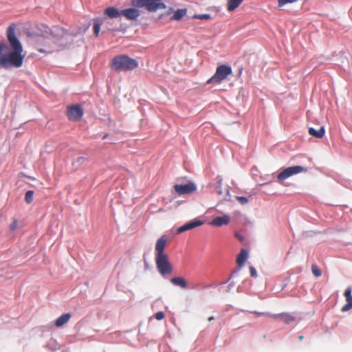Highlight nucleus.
<instances>
[{
    "mask_svg": "<svg viewBox=\"0 0 352 352\" xmlns=\"http://www.w3.org/2000/svg\"><path fill=\"white\" fill-rule=\"evenodd\" d=\"M213 320H214V316H210V317L208 318V321H212Z\"/></svg>",
    "mask_w": 352,
    "mask_h": 352,
    "instance_id": "nucleus-34",
    "label": "nucleus"
},
{
    "mask_svg": "<svg viewBox=\"0 0 352 352\" xmlns=\"http://www.w3.org/2000/svg\"><path fill=\"white\" fill-rule=\"evenodd\" d=\"M297 0H278V6L281 8L286 4L294 3L296 2Z\"/></svg>",
    "mask_w": 352,
    "mask_h": 352,
    "instance_id": "nucleus-25",
    "label": "nucleus"
},
{
    "mask_svg": "<svg viewBox=\"0 0 352 352\" xmlns=\"http://www.w3.org/2000/svg\"><path fill=\"white\" fill-rule=\"evenodd\" d=\"M131 4L133 7L145 8L148 12H155L166 8L162 0H131Z\"/></svg>",
    "mask_w": 352,
    "mask_h": 352,
    "instance_id": "nucleus-4",
    "label": "nucleus"
},
{
    "mask_svg": "<svg viewBox=\"0 0 352 352\" xmlns=\"http://www.w3.org/2000/svg\"><path fill=\"white\" fill-rule=\"evenodd\" d=\"M250 274L252 277H256V276H257L256 270L254 267H250Z\"/></svg>",
    "mask_w": 352,
    "mask_h": 352,
    "instance_id": "nucleus-31",
    "label": "nucleus"
},
{
    "mask_svg": "<svg viewBox=\"0 0 352 352\" xmlns=\"http://www.w3.org/2000/svg\"><path fill=\"white\" fill-rule=\"evenodd\" d=\"M18 226V221L17 219H13L12 223L10 225V229L12 231H14L16 229Z\"/></svg>",
    "mask_w": 352,
    "mask_h": 352,
    "instance_id": "nucleus-28",
    "label": "nucleus"
},
{
    "mask_svg": "<svg viewBox=\"0 0 352 352\" xmlns=\"http://www.w3.org/2000/svg\"><path fill=\"white\" fill-rule=\"evenodd\" d=\"M230 221V217L225 214L221 217H217L214 218L209 224L212 226L221 227L222 226L228 225Z\"/></svg>",
    "mask_w": 352,
    "mask_h": 352,
    "instance_id": "nucleus-12",
    "label": "nucleus"
},
{
    "mask_svg": "<svg viewBox=\"0 0 352 352\" xmlns=\"http://www.w3.org/2000/svg\"><path fill=\"white\" fill-rule=\"evenodd\" d=\"M242 2L243 0H228L227 5L228 10L230 12L234 10Z\"/></svg>",
    "mask_w": 352,
    "mask_h": 352,
    "instance_id": "nucleus-21",
    "label": "nucleus"
},
{
    "mask_svg": "<svg viewBox=\"0 0 352 352\" xmlns=\"http://www.w3.org/2000/svg\"><path fill=\"white\" fill-rule=\"evenodd\" d=\"M166 241V237L162 236L157 241L155 247L156 267L163 276L171 274L173 271V266L169 261L168 256L164 252Z\"/></svg>",
    "mask_w": 352,
    "mask_h": 352,
    "instance_id": "nucleus-2",
    "label": "nucleus"
},
{
    "mask_svg": "<svg viewBox=\"0 0 352 352\" xmlns=\"http://www.w3.org/2000/svg\"><path fill=\"white\" fill-rule=\"evenodd\" d=\"M7 48L6 45L4 43H0V54Z\"/></svg>",
    "mask_w": 352,
    "mask_h": 352,
    "instance_id": "nucleus-33",
    "label": "nucleus"
},
{
    "mask_svg": "<svg viewBox=\"0 0 352 352\" xmlns=\"http://www.w3.org/2000/svg\"><path fill=\"white\" fill-rule=\"evenodd\" d=\"M232 67L227 65H221L217 67L215 74L208 80V84H219L232 74Z\"/></svg>",
    "mask_w": 352,
    "mask_h": 352,
    "instance_id": "nucleus-5",
    "label": "nucleus"
},
{
    "mask_svg": "<svg viewBox=\"0 0 352 352\" xmlns=\"http://www.w3.org/2000/svg\"><path fill=\"white\" fill-rule=\"evenodd\" d=\"M170 282L173 285L178 286L182 289H186L188 287L187 282L183 277H173L170 279Z\"/></svg>",
    "mask_w": 352,
    "mask_h": 352,
    "instance_id": "nucleus-18",
    "label": "nucleus"
},
{
    "mask_svg": "<svg viewBox=\"0 0 352 352\" xmlns=\"http://www.w3.org/2000/svg\"><path fill=\"white\" fill-rule=\"evenodd\" d=\"M303 171H306V168L301 166H294L288 167L278 174L277 180L278 182L282 183L283 181H285L289 177Z\"/></svg>",
    "mask_w": 352,
    "mask_h": 352,
    "instance_id": "nucleus-6",
    "label": "nucleus"
},
{
    "mask_svg": "<svg viewBox=\"0 0 352 352\" xmlns=\"http://www.w3.org/2000/svg\"><path fill=\"white\" fill-rule=\"evenodd\" d=\"M193 19H201V20H208L211 19V16L209 14H195L192 16Z\"/></svg>",
    "mask_w": 352,
    "mask_h": 352,
    "instance_id": "nucleus-24",
    "label": "nucleus"
},
{
    "mask_svg": "<svg viewBox=\"0 0 352 352\" xmlns=\"http://www.w3.org/2000/svg\"><path fill=\"white\" fill-rule=\"evenodd\" d=\"M110 65L111 69L116 72H128L137 68L138 62L127 55L122 54L115 56Z\"/></svg>",
    "mask_w": 352,
    "mask_h": 352,
    "instance_id": "nucleus-3",
    "label": "nucleus"
},
{
    "mask_svg": "<svg viewBox=\"0 0 352 352\" xmlns=\"http://www.w3.org/2000/svg\"><path fill=\"white\" fill-rule=\"evenodd\" d=\"M174 189L178 195L191 194L196 190L195 184L189 182L185 184H175Z\"/></svg>",
    "mask_w": 352,
    "mask_h": 352,
    "instance_id": "nucleus-8",
    "label": "nucleus"
},
{
    "mask_svg": "<svg viewBox=\"0 0 352 352\" xmlns=\"http://www.w3.org/2000/svg\"><path fill=\"white\" fill-rule=\"evenodd\" d=\"M271 317L274 318H278L283 321L285 324H289L295 321L296 318L294 316L288 313H282L278 314L271 315Z\"/></svg>",
    "mask_w": 352,
    "mask_h": 352,
    "instance_id": "nucleus-14",
    "label": "nucleus"
},
{
    "mask_svg": "<svg viewBox=\"0 0 352 352\" xmlns=\"http://www.w3.org/2000/svg\"><path fill=\"white\" fill-rule=\"evenodd\" d=\"M309 134L316 138H322L325 133L324 126H321L318 130H316L312 127H310L308 130Z\"/></svg>",
    "mask_w": 352,
    "mask_h": 352,
    "instance_id": "nucleus-19",
    "label": "nucleus"
},
{
    "mask_svg": "<svg viewBox=\"0 0 352 352\" xmlns=\"http://www.w3.org/2000/svg\"><path fill=\"white\" fill-rule=\"evenodd\" d=\"M187 14V9L182 8L177 10L170 17L171 21H179L182 20Z\"/></svg>",
    "mask_w": 352,
    "mask_h": 352,
    "instance_id": "nucleus-17",
    "label": "nucleus"
},
{
    "mask_svg": "<svg viewBox=\"0 0 352 352\" xmlns=\"http://www.w3.org/2000/svg\"><path fill=\"white\" fill-rule=\"evenodd\" d=\"M7 37L12 48L8 54L0 56V67L9 69L19 68L23 64L25 54L21 42L16 38L13 28L10 27L7 31Z\"/></svg>",
    "mask_w": 352,
    "mask_h": 352,
    "instance_id": "nucleus-1",
    "label": "nucleus"
},
{
    "mask_svg": "<svg viewBox=\"0 0 352 352\" xmlns=\"http://www.w3.org/2000/svg\"><path fill=\"white\" fill-rule=\"evenodd\" d=\"M236 199L242 205L246 204L249 201L248 197L241 196H236Z\"/></svg>",
    "mask_w": 352,
    "mask_h": 352,
    "instance_id": "nucleus-27",
    "label": "nucleus"
},
{
    "mask_svg": "<svg viewBox=\"0 0 352 352\" xmlns=\"http://www.w3.org/2000/svg\"><path fill=\"white\" fill-rule=\"evenodd\" d=\"M34 191L28 190L25 195V201L28 204H30L33 200Z\"/></svg>",
    "mask_w": 352,
    "mask_h": 352,
    "instance_id": "nucleus-22",
    "label": "nucleus"
},
{
    "mask_svg": "<svg viewBox=\"0 0 352 352\" xmlns=\"http://www.w3.org/2000/svg\"><path fill=\"white\" fill-rule=\"evenodd\" d=\"M83 116V109L78 104L67 107V116L70 120H78Z\"/></svg>",
    "mask_w": 352,
    "mask_h": 352,
    "instance_id": "nucleus-7",
    "label": "nucleus"
},
{
    "mask_svg": "<svg viewBox=\"0 0 352 352\" xmlns=\"http://www.w3.org/2000/svg\"><path fill=\"white\" fill-rule=\"evenodd\" d=\"M250 313L255 314L257 317H260V316H271V315H270V314H268L267 313H265V312H260V311H250Z\"/></svg>",
    "mask_w": 352,
    "mask_h": 352,
    "instance_id": "nucleus-30",
    "label": "nucleus"
},
{
    "mask_svg": "<svg viewBox=\"0 0 352 352\" xmlns=\"http://www.w3.org/2000/svg\"><path fill=\"white\" fill-rule=\"evenodd\" d=\"M82 160H83V158H82V157H79V158L78 159V161L79 162V161Z\"/></svg>",
    "mask_w": 352,
    "mask_h": 352,
    "instance_id": "nucleus-36",
    "label": "nucleus"
},
{
    "mask_svg": "<svg viewBox=\"0 0 352 352\" xmlns=\"http://www.w3.org/2000/svg\"><path fill=\"white\" fill-rule=\"evenodd\" d=\"M138 8H130L122 10V16H124L126 19L131 21H136L140 15V12Z\"/></svg>",
    "mask_w": 352,
    "mask_h": 352,
    "instance_id": "nucleus-10",
    "label": "nucleus"
},
{
    "mask_svg": "<svg viewBox=\"0 0 352 352\" xmlns=\"http://www.w3.org/2000/svg\"><path fill=\"white\" fill-rule=\"evenodd\" d=\"M216 192L221 197L222 200H229L230 197L228 186H223L222 182L219 180L215 188Z\"/></svg>",
    "mask_w": 352,
    "mask_h": 352,
    "instance_id": "nucleus-11",
    "label": "nucleus"
},
{
    "mask_svg": "<svg viewBox=\"0 0 352 352\" xmlns=\"http://www.w3.org/2000/svg\"><path fill=\"white\" fill-rule=\"evenodd\" d=\"M311 271L314 275L316 276V277H319L322 274L321 271L316 265H311Z\"/></svg>",
    "mask_w": 352,
    "mask_h": 352,
    "instance_id": "nucleus-26",
    "label": "nucleus"
},
{
    "mask_svg": "<svg viewBox=\"0 0 352 352\" xmlns=\"http://www.w3.org/2000/svg\"><path fill=\"white\" fill-rule=\"evenodd\" d=\"M248 253L245 249H242L236 258V263L239 267L244 265L248 258Z\"/></svg>",
    "mask_w": 352,
    "mask_h": 352,
    "instance_id": "nucleus-20",
    "label": "nucleus"
},
{
    "mask_svg": "<svg viewBox=\"0 0 352 352\" xmlns=\"http://www.w3.org/2000/svg\"><path fill=\"white\" fill-rule=\"evenodd\" d=\"M104 13L111 19L118 18L122 15V10L119 11L114 7H109L104 10Z\"/></svg>",
    "mask_w": 352,
    "mask_h": 352,
    "instance_id": "nucleus-15",
    "label": "nucleus"
},
{
    "mask_svg": "<svg viewBox=\"0 0 352 352\" xmlns=\"http://www.w3.org/2000/svg\"><path fill=\"white\" fill-rule=\"evenodd\" d=\"M352 289L351 287H348L344 293V296L346 299V303L342 307L341 310L343 312H346L352 309Z\"/></svg>",
    "mask_w": 352,
    "mask_h": 352,
    "instance_id": "nucleus-13",
    "label": "nucleus"
},
{
    "mask_svg": "<svg viewBox=\"0 0 352 352\" xmlns=\"http://www.w3.org/2000/svg\"><path fill=\"white\" fill-rule=\"evenodd\" d=\"M235 236L241 242L243 241L244 237H243V236L241 234L236 233Z\"/></svg>",
    "mask_w": 352,
    "mask_h": 352,
    "instance_id": "nucleus-32",
    "label": "nucleus"
},
{
    "mask_svg": "<svg viewBox=\"0 0 352 352\" xmlns=\"http://www.w3.org/2000/svg\"><path fill=\"white\" fill-rule=\"evenodd\" d=\"M100 25H101V23L98 20H96L94 22L93 28H94V33L96 36H98V34H99V32L100 30Z\"/></svg>",
    "mask_w": 352,
    "mask_h": 352,
    "instance_id": "nucleus-23",
    "label": "nucleus"
},
{
    "mask_svg": "<svg viewBox=\"0 0 352 352\" xmlns=\"http://www.w3.org/2000/svg\"><path fill=\"white\" fill-rule=\"evenodd\" d=\"M303 338H304V336H298V340H303Z\"/></svg>",
    "mask_w": 352,
    "mask_h": 352,
    "instance_id": "nucleus-35",
    "label": "nucleus"
},
{
    "mask_svg": "<svg viewBox=\"0 0 352 352\" xmlns=\"http://www.w3.org/2000/svg\"><path fill=\"white\" fill-rule=\"evenodd\" d=\"M204 223L203 221L195 219L189 222H187L184 225L180 226L177 230V232L180 234L182 232L192 230L197 227L201 226Z\"/></svg>",
    "mask_w": 352,
    "mask_h": 352,
    "instance_id": "nucleus-9",
    "label": "nucleus"
},
{
    "mask_svg": "<svg viewBox=\"0 0 352 352\" xmlns=\"http://www.w3.org/2000/svg\"><path fill=\"white\" fill-rule=\"evenodd\" d=\"M72 315L69 313L64 314L58 317L55 321V325L57 327H60L65 325L70 320Z\"/></svg>",
    "mask_w": 352,
    "mask_h": 352,
    "instance_id": "nucleus-16",
    "label": "nucleus"
},
{
    "mask_svg": "<svg viewBox=\"0 0 352 352\" xmlns=\"http://www.w3.org/2000/svg\"><path fill=\"white\" fill-rule=\"evenodd\" d=\"M164 316H165V315H164V312H162V311H158L155 314V318L157 320H161L164 319Z\"/></svg>",
    "mask_w": 352,
    "mask_h": 352,
    "instance_id": "nucleus-29",
    "label": "nucleus"
}]
</instances>
